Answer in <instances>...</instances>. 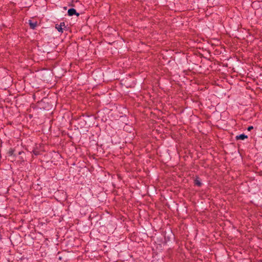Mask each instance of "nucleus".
<instances>
[{
  "label": "nucleus",
  "instance_id": "obj_16",
  "mask_svg": "<svg viewBox=\"0 0 262 262\" xmlns=\"http://www.w3.org/2000/svg\"><path fill=\"white\" fill-rule=\"evenodd\" d=\"M8 124H10V125H11V124H12V122H9Z\"/></svg>",
  "mask_w": 262,
  "mask_h": 262
},
{
  "label": "nucleus",
  "instance_id": "obj_12",
  "mask_svg": "<svg viewBox=\"0 0 262 262\" xmlns=\"http://www.w3.org/2000/svg\"><path fill=\"white\" fill-rule=\"evenodd\" d=\"M59 25L60 26V27L62 28V27H64L65 26V23L64 22H61L60 25Z\"/></svg>",
  "mask_w": 262,
  "mask_h": 262
},
{
  "label": "nucleus",
  "instance_id": "obj_11",
  "mask_svg": "<svg viewBox=\"0 0 262 262\" xmlns=\"http://www.w3.org/2000/svg\"><path fill=\"white\" fill-rule=\"evenodd\" d=\"M253 129V126H249L248 127V128H247V130H248V131H251V130L252 129Z\"/></svg>",
  "mask_w": 262,
  "mask_h": 262
},
{
  "label": "nucleus",
  "instance_id": "obj_1",
  "mask_svg": "<svg viewBox=\"0 0 262 262\" xmlns=\"http://www.w3.org/2000/svg\"><path fill=\"white\" fill-rule=\"evenodd\" d=\"M163 236L166 242H169L174 238V235L170 229L163 232Z\"/></svg>",
  "mask_w": 262,
  "mask_h": 262
},
{
  "label": "nucleus",
  "instance_id": "obj_13",
  "mask_svg": "<svg viewBox=\"0 0 262 262\" xmlns=\"http://www.w3.org/2000/svg\"><path fill=\"white\" fill-rule=\"evenodd\" d=\"M72 1H73V2H76V3L79 2V1L78 0H72Z\"/></svg>",
  "mask_w": 262,
  "mask_h": 262
},
{
  "label": "nucleus",
  "instance_id": "obj_17",
  "mask_svg": "<svg viewBox=\"0 0 262 262\" xmlns=\"http://www.w3.org/2000/svg\"><path fill=\"white\" fill-rule=\"evenodd\" d=\"M58 259H59V260H61V257H58Z\"/></svg>",
  "mask_w": 262,
  "mask_h": 262
},
{
  "label": "nucleus",
  "instance_id": "obj_15",
  "mask_svg": "<svg viewBox=\"0 0 262 262\" xmlns=\"http://www.w3.org/2000/svg\"><path fill=\"white\" fill-rule=\"evenodd\" d=\"M63 9H64V10H67V7H63Z\"/></svg>",
  "mask_w": 262,
  "mask_h": 262
},
{
  "label": "nucleus",
  "instance_id": "obj_5",
  "mask_svg": "<svg viewBox=\"0 0 262 262\" xmlns=\"http://www.w3.org/2000/svg\"><path fill=\"white\" fill-rule=\"evenodd\" d=\"M248 138V136L245 135L244 134H242L239 135H237L235 137V139L236 140H244Z\"/></svg>",
  "mask_w": 262,
  "mask_h": 262
},
{
  "label": "nucleus",
  "instance_id": "obj_8",
  "mask_svg": "<svg viewBox=\"0 0 262 262\" xmlns=\"http://www.w3.org/2000/svg\"><path fill=\"white\" fill-rule=\"evenodd\" d=\"M55 28L58 31V32L62 33L63 31V29L62 27H60L58 24H56Z\"/></svg>",
  "mask_w": 262,
  "mask_h": 262
},
{
  "label": "nucleus",
  "instance_id": "obj_9",
  "mask_svg": "<svg viewBox=\"0 0 262 262\" xmlns=\"http://www.w3.org/2000/svg\"><path fill=\"white\" fill-rule=\"evenodd\" d=\"M32 152L35 156H38L40 154V152L37 150H33Z\"/></svg>",
  "mask_w": 262,
  "mask_h": 262
},
{
  "label": "nucleus",
  "instance_id": "obj_14",
  "mask_svg": "<svg viewBox=\"0 0 262 262\" xmlns=\"http://www.w3.org/2000/svg\"><path fill=\"white\" fill-rule=\"evenodd\" d=\"M23 154L24 153V151H19V152H18V155H21V154H23Z\"/></svg>",
  "mask_w": 262,
  "mask_h": 262
},
{
  "label": "nucleus",
  "instance_id": "obj_3",
  "mask_svg": "<svg viewBox=\"0 0 262 262\" xmlns=\"http://www.w3.org/2000/svg\"><path fill=\"white\" fill-rule=\"evenodd\" d=\"M68 15L70 16H72L74 15H75L77 16H79L80 14L79 13L76 12V10L74 8H72L68 10Z\"/></svg>",
  "mask_w": 262,
  "mask_h": 262
},
{
  "label": "nucleus",
  "instance_id": "obj_7",
  "mask_svg": "<svg viewBox=\"0 0 262 262\" xmlns=\"http://www.w3.org/2000/svg\"><path fill=\"white\" fill-rule=\"evenodd\" d=\"M15 149L14 148H11L7 152V155L8 156H13L16 157V155L14 154Z\"/></svg>",
  "mask_w": 262,
  "mask_h": 262
},
{
  "label": "nucleus",
  "instance_id": "obj_2",
  "mask_svg": "<svg viewBox=\"0 0 262 262\" xmlns=\"http://www.w3.org/2000/svg\"><path fill=\"white\" fill-rule=\"evenodd\" d=\"M193 184L194 186H196L199 187L202 186L203 184L201 182V179L199 176H195L193 180Z\"/></svg>",
  "mask_w": 262,
  "mask_h": 262
},
{
  "label": "nucleus",
  "instance_id": "obj_10",
  "mask_svg": "<svg viewBox=\"0 0 262 262\" xmlns=\"http://www.w3.org/2000/svg\"><path fill=\"white\" fill-rule=\"evenodd\" d=\"M74 2H73V1H72L69 4V6H70V7H75V5L74 4Z\"/></svg>",
  "mask_w": 262,
  "mask_h": 262
},
{
  "label": "nucleus",
  "instance_id": "obj_4",
  "mask_svg": "<svg viewBox=\"0 0 262 262\" xmlns=\"http://www.w3.org/2000/svg\"><path fill=\"white\" fill-rule=\"evenodd\" d=\"M260 3H262V1H254L252 3L251 6L252 8L257 9L260 7Z\"/></svg>",
  "mask_w": 262,
  "mask_h": 262
},
{
  "label": "nucleus",
  "instance_id": "obj_6",
  "mask_svg": "<svg viewBox=\"0 0 262 262\" xmlns=\"http://www.w3.org/2000/svg\"><path fill=\"white\" fill-rule=\"evenodd\" d=\"M29 24L31 29L34 30L37 26V21H32L31 20H29Z\"/></svg>",
  "mask_w": 262,
  "mask_h": 262
}]
</instances>
